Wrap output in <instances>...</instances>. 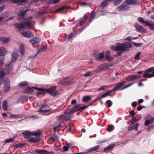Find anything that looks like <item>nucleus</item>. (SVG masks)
<instances>
[{"label":"nucleus","instance_id":"1","mask_svg":"<svg viewBox=\"0 0 154 154\" xmlns=\"http://www.w3.org/2000/svg\"><path fill=\"white\" fill-rule=\"evenodd\" d=\"M137 3V0H125L119 7V9L120 10H126L129 8V5L136 4Z\"/></svg>","mask_w":154,"mask_h":154},{"label":"nucleus","instance_id":"2","mask_svg":"<svg viewBox=\"0 0 154 154\" xmlns=\"http://www.w3.org/2000/svg\"><path fill=\"white\" fill-rule=\"evenodd\" d=\"M132 47V45L131 43L128 42H125V43L122 44L117 43L114 45H112L111 46V48H130Z\"/></svg>","mask_w":154,"mask_h":154},{"label":"nucleus","instance_id":"3","mask_svg":"<svg viewBox=\"0 0 154 154\" xmlns=\"http://www.w3.org/2000/svg\"><path fill=\"white\" fill-rule=\"evenodd\" d=\"M146 72L143 74L142 77L146 78H151L154 77V67H151L146 69Z\"/></svg>","mask_w":154,"mask_h":154},{"label":"nucleus","instance_id":"4","mask_svg":"<svg viewBox=\"0 0 154 154\" xmlns=\"http://www.w3.org/2000/svg\"><path fill=\"white\" fill-rule=\"evenodd\" d=\"M56 87L53 86L50 88L48 89H44V94L48 93L50 95L53 96H55L57 93V92L56 91Z\"/></svg>","mask_w":154,"mask_h":154},{"label":"nucleus","instance_id":"5","mask_svg":"<svg viewBox=\"0 0 154 154\" xmlns=\"http://www.w3.org/2000/svg\"><path fill=\"white\" fill-rule=\"evenodd\" d=\"M126 83L125 81L119 82L116 84V85L112 90H110L107 92L109 95L112 93V92L116 91L120 88L123 86Z\"/></svg>","mask_w":154,"mask_h":154},{"label":"nucleus","instance_id":"6","mask_svg":"<svg viewBox=\"0 0 154 154\" xmlns=\"http://www.w3.org/2000/svg\"><path fill=\"white\" fill-rule=\"evenodd\" d=\"M14 26L19 29H23L27 28H30L31 24L29 22H27L25 24L23 23L20 24H14Z\"/></svg>","mask_w":154,"mask_h":154},{"label":"nucleus","instance_id":"7","mask_svg":"<svg viewBox=\"0 0 154 154\" xmlns=\"http://www.w3.org/2000/svg\"><path fill=\"white\" fill-rule=\"evenodd\" d=\"M10 82L9 79L6 78L4 81V91L6 92L9 91L10 88Z\"/></svg>","mask_w":154,"mask_h":154},{"label":"nucleus","instance_id":"8","mask_svg":"<svg viewBox=\"0 0 154 154\" xmlns=\"http://www.w3.org/2000/svg\"><path fill=\"white\" fill-rule=\"evenodd\" d=\"M46 49H37L36 52L34 54L33 56H29L28 57V59L29 60H32L36 56V55L40 52H43L45 51Z\"/></svg>","mask_w":154,"mask_h":154},{"label":"nucleus","instance_id":"9","mask_svg":"<svg viewBox=\"0 0 154 154\" xmlns=\"http://www.w3.org/2000/svg\"><path fill=\"white\" fill-rule=\"evenodd\" d=\"M141 78V76L138 75H130L127 77L126 80L128 81H134Z\"/></svg>","mask_w":154,"mask_h":154},{"label":"nucleus","instance_id":"10","mask_svg":"<svg viewBox=\"0 0 154 154\" xmlns=\"http://www.w3.org/2000/svg\"><path fill=\"white\" fill-rule=\"evenodd\" d=\"M114 51L117 52V54L115 55V56L117 57L118 56H121L122 52L126 51H129V49H113Z\"/></svg>","mask_w":154,"mask_h":154},{"label":"nucleus","instance_id":"11","mask_svg":"<svg viewBox=\"0 0 154 154\" xmlns=\"http://www.w3.org/2000/svg\"><path fill=\"white\" fill-rule=\"evenodd\" d=\"M48 108V106L46 104H42L41 105L40 109L39 111V112H42L44 113H46L48 112L49 111L51 110V109H49L46 110H42L41 109L43 108L47 109Z\"/></svg>","mask_w":154,"mask_h":154},{"label":"nucleus","instance_id":"12","mask_svg":"<svg viewBox=\"0 0 154 154\" xmlns=\"http://www.w3.org/2000/svg\"><path fill=\"white\" fill-rule=\"evenodd\" d=\"M80 106V104H78L76 106H73L74 109L75 110V112H76L78 111H79L81 110H83L87 108L89 106V105L88 106H81L79 107Z\"/></svg>","mask_w":154,"mask_h":154},{"label":"nucleus","instance_id":"13","mask_svg":"<svg viewBox=\"0 0 154 154\" xmlns=\"http://www.w3.org/2000/svg\"><path fill=\"white\" fill-rule=\"evenodd\" d=\"M135 27L138 31L141 32L145 33L146 32V30L142 27L141 25L136 24L135 25Z\"/></svg>","mask_w":154,"mask_h":154},{"label":"nucleus","instance_id":"14","mask_svg":"<svg viewBox=\"0 0 154 154\" xmlns=\"http://www.w3.org/2000/svg\"><path fill=\"white\" fill-rule=\"evenodd\" d=\"M12 2L14 3H17L20 5H23L25 4L28 2V0H11Z\"/></svg>","mask_w":154,"mask_h":154},{"label":"nucleus","instance_id":"15","mask_svg":"<svg viewBox=\"0 0 154 154\" xmlns=\"http://www.w3.org/2000/svg\"><path fill=\"white\" fill-rule=\"evenodd\" d=\"M32 88L33 89H35V90H37L39 91V92L37 93V95H39L44 94L45 89L36 87H33Z\"/></svg>","mask_w":154,"mask_h":154},{"label":"nucleus","instance_id":"16","mask_svg":"<svg viewBox=\"0 0 154 154\" xmlns=\"http://www.w3.org/2000/svg\"><path fill=\"white\" fill-rule=\"evenodd\" d=\"M138 123H136L135 124H134L133 125H130L128 128V131H131L135 129L137 131V128L138 127Z\"/></svg>","mask_w":154,"mask_h":154},{"label":"nucleus","instance_id":"17","mask_svg":"<svg viewBox=\"0 0 154 154\" xmlns=\"http://www.w3.org/2000/svg\"><path fill=\"white\" fill-rule=\"evenodd\" d=\"M22 134L24 136V138L27 139L30 136H32V132H31L29 131H26L23 132Z\"/></svg>","mask_w":154,"mask_h":154},{"label":"nucleus","instance_id":"18","mask_svg":"<svg viewBox=\"0 0 154 154\" xmlns=\"http://www.w3.org/2000/svg\"><path fill=\"white\" fill-rule=\"evenodd\" d=\"M110 51L109 50L106 51L105 55L106 59L109 61H111L113 60V58L109 56Z\"/></svg>","mask_w":154,"mask_h":154},{"label":"nucleus","instance_id":"19","mask_svg":"<svg viewBox=\"0 0 154 154\" xmlns=\"http://www.w3.org/2000/svg\"><path fill=\"white\" fill-rule=\"evenodd\" d=\"M40 41V38L38 37H35L30 40L31 43L32 44H35L39 42Z\"/></svg>","mask_w":154,"mask_h":154},{"label":"nucleus","instance_id":"20","mask_svg":"<svg viewBox=\"0 0 154 154\" xmlns=\"http://www.w3.org/2000/svg\"><path fill=\"white\" fill-rule=\"evenodd\" d=\"M104 56V53L103 52L100 53L98 55L96 56V57L99 60H105L104 59H103Z\"/></svg>","mask_w":154,"mask_h":154},{"label":"nucleus","instance_id":"21","mask_svg":"<svg viewBox=\"0 0 154 154\" xmlns=\"http://www.w3.org/2000/svg\"><path fill=\"white\" fill-rule=\"evenodd\" d=\"M58 136L56 134H54L51 137L49 138V140L50 141L54 142L58 140Z\"/></svg>","mask_w":154,"mask_h":154},{"label":"nucleus","instance_id":"22","mask_svg":"<svg viewBox=\"0 0 154 154\" xmlns=\"http://www.w3.org/2000/svg\"><path fill=\"white\" fill-rule=\"evenodd\" d=\"M75 110L74 109L73 107L71 109H69L67 110L64 111V113L65 114H70L75 112Z\"/></svg>","mask_w":154,"mask_h":154},{"label":"nucleus","instance_id":"23","mask_svg":"<svg viewBox=\"0 0 154 154\" xmlns=\"http://www.w3.org/2000/svg\"><path fill=\"white\" fill-rule=\"evenodd\" d=\"M18 55L17 54L13 53L12 55L11 61L12 63L15 62L18 59Z\"/></svg>","mask_w":154,"mask_h":154},{"label":"nucleus","instance_id":"24","mask_svg":"<svg viewBox=\"0 0 154 154\" xmlns=\"http://www.w3.org/2000/svg\"><path fill=\"white\" fill-rule=\"evenodd\" d=\"M21 34L23 36L28 38H30L31 36V33L29 32H23Z\"/></svg>","mask_w":154,"mask_h":154},{"label":"nucleus","instance_id":"25","mask_svg":"<svg viewBox=\"0 0 154 154\" xmlns=\"http://www.w3.org/2000/svg\"><path fill=\"white\" fill-rule=\"evenodd\" d=\"M154 120V118L153 117H151L149 120H147L144 123V125L146 126L149 125V124H151Z\"/></svg>","mask_w":154,"mask_h":154},{"label":"nucleus","instance_id":"26","mask_svg":"<svg viewBox=\"0 0 154 154\" xmlns=\"http://www.w3.org/2000/svg\"><path fill=\"white\" fill-rule=\"evenodd\" d=\"M35 152L40 154H48L49 152L45 150H39L38 149L35 150Z\"/></svg>","mask_w":154,"mask_h":154},{"label":"nucleus","instance_id":"27","mask_svg":"<svg viewBox=\"0 0 154 154\" xmlns=\"http://www.w3.org/2000/svg\"><path fill=\"white\" fill-rule=\"evenodd\" d=\"M38 140V137H36L35 138L32 137L28 140V141L30 143H35L37 142Z\"/></svg>","mask_w":154,"mask_h":154},{"label":"nucleus","instance_id":"28","mask_svg":"<svg viewBox=\"0 0 154 154\" xmlns=\"http://www.w3.org/2000/svg\"><path fill=\"white\" fill-rule=\"evenodd\" d=\"M99 148V145H97L94 147H91L88 149L87 151L88 152H91L97 150Z\"/></svg>","mask_w":154,"mask_h":154},{"label":"nucleus","instance_id":"29","mask_svg":"<svg viewBox=\"0 0 154 154\" xmlns=\"http://www.w3.org/2000/svg\"><path fill=\"white\" fill-rule=\"evenodd\" d=\"M146 26L149 27V28L152 30H154V23L146 22Z\"/></svg>","mask_w":154,"mask_h":154},{"label":"nucleus","instance_id":"30","mask_svg":"<svg viewBox=\"0 0 154 154\" xmlns=\"http://www.w3.org/2000/svg\"><path fill=\"white\" fill-rule=\"evenodd\" d=\"M114 145V144H111L109 146L107 147L104 149L103 150V151L104 152L109 151L113 148Z\"/></svg>","mask_w":154,"mask_h":154},{"label":"nucleus","instance_id":"31","mask_svg":"<svg viewBox=\"0 0 154 154\" xmlns=\"http://www.w3.org/2000/svg\"><path fill=\"white\" fill-rule=\"evenodd\" d=\"M25 13L26 11H20L18 14V18L20 19L23 18Z\"/></svg>","mask_w":154,"mask_h":154},{"label":"nucleus","instance_id":"32","mask_svg":"<svg viewBox=\"0 0 154 154\" xmlns=\"http://www.w3.org/2000/svg\"><path fill=\"white\" fill-rule=\"evenodd\" d=\"M13 65L11 63H7V72H9L10 71L13 67Z\"/></svg>","mask_w":154,"mask_h":154},{"label":"nucleus","instance_id":"33","mask_svg":"<svg viewBox=\"0 0 154 154\" xmlns=\"http://www.w3.org/2000/svg\"><path fill=\"white\" fill-rule=\"evenodd\" d=\"M75 35V34L72 33L69 34L68 37L65 38V41L66 42L68 41L71 38L73 37Z\"/></svg>","mask_w":154,"mask_h":154},{"label":"nucleus","instance_id":"34","mask_svg":"<svg viewBox=\"0 0 154 154\" xmlns=\"http://www.w3.org/2000/svg\"><path fill=\"white\" fill-rule=\"evenodd\" d=\"M91 97L89 96H84L82 98V101L83 102H86L89 101L91 100Z\"/></svg>","mask_w":154,"mask_h":154},{"label":"nucleus","instance_id":"35","mask_svg":"<svg viewBox=\"0 0 154 154\" xmlns=\"http://www.w3.org/2000/svg\"><path fill=\"white\" fill-rule=\"evenodd\" d=\"M73 115L72 114H69L67 116H64V117L63 119V121H67L70 120L72 117Z\"/></svg>","mask_w":154,"mask_h":154},{"label":"nucleus","instance_id":"36","mask_svg":"<svg viewBox=\"0 0 154 154\" xmlns=\"http://www.w3.org/2000/svg\"><path fill=\"white\" fill-rule=\"evenodd\" d=\"M3 107L4 110H7L8 108V103L7 101L5 100L4 101L3 104Z\"/></svg>","mask_w":154,"mask_h":154},{"label":"nucleus","instance_id":"37","mask_svg":"<svg viewBox=\"0 0 154 154\" xmlns=\"http://www.w3.org/2000/svg\"><path fill=\"white\" fill-rule=\"evenodd\" d=\"M33 91V90L32 88L28 87L24 90V92L26 93H30L32 92Z\"/></svg>","mask_w":154,"mask_h":154},{"label":"nucleus","instance_id":"38","mask_svg":"<svg viewBox=\"0 0 154 154\" xmlns=\"http://www.w3.org/2000/svg\"><path fill=\"white\" fill-rule=\"evenodd\" d=\"M0 41L4 43H6L9 41L8 38H6L4 37H0Z\"/></svg>","mask_w":154,"mask_h":154},{"label":"nucleus","instance_id":"39","mask_svg":"<svg viewBox=\"0 0 154 154\" xmlns=\"http://www.w3.org/2000/svg\"><path fill=\"white\" fill-rule=\"evenodd\" d=\"M7 52L5 49H0V56L5 55Z\"/></svg>","mask_w":154,"mask_h":154},{"label":"nucleus","instance_id":"40","mask_svg":"<svg viewBox=\"0 0 154 154\" xmlns=\"http://www.w3.org/2000/svg\"><path fill=\"white\" fill-rule=\"evenodd\" d=\"M29 84L26 82H20L18 85L21 86L26 87L28 86Z\"/></svg>","mask_w":154,"mask_h":154},{"label":"nucleus","instance_id":"41","mask_svg":"<svg viewBox=\"0 0 154 154\" xmlns=\"http://www.w3.org/2000/svg\"><path fill=\"white\" fill-rule=\"evenodd\" d=\"M5 58L4 57H0V68H2L4 63Z\"/></svg>","mask_w":154,"mask_h":154},{"label":"nucleus","instance_id":"42","mask_svg":"<svg viewBox=\"0 0 154 154\" xmlns=\"http://www.w3.org/2000/svg\"><path fill=\"white\" fill-rule=\"evenodd\" d=\"M132 119L135 122H138L140 120V118L139 116L137 115L135 117H133Z\"/></svg>","mask_w":154,"mask_h":154},{"label":"nucleus","instance_id":"43","mask_svg":"<svg viewBox=\"0 0 154 154\" xmlns=\"http://www.w3.org/2000/svg\"><path fill=\"white\" fill-rule=\"evenodd\" d=\"M114 129V127L113 125H109L108 128L106 129L107 131H111Z\"/></svg>","mask_w":154,"mask_h":154},{"label":"nucleus","instance_id":"44","mask_svg":"<svg viewBox=\"0 0 154 154\" xmlns=\"http://www.w3.org/2000/svg\"><path fill=\"white\" fill-rule=\"evenodd\" d=\"M5 75V73L4 71H0V79L1 80L3 81V79Z\"/></svg>","mask_w":154,"mask_h":154},{"label":"nucleus","instance_id":"45","mask_svg":"<svg viewBox=\"0 0 154 154\" xmlns=\"http://www.w3.org/2000/svg\"><path fill=\"white\" fill-rule=\"evenodd\" d=\"M86 19L85 18H84L83 19H81L80 21L77 22V25H81V23L85 22L86 21Z\"/></svg>","mask_w":154,"mask_h":154},{"label":"nucleus","instance_id":"46","mask_svg":"<svg viewBox=\"0 0 154 154\" xmlns=\"http://www.w3.org/2000/svg\"><path fill=\"white\" fill-rule=\"evenodd\" d=\"M41 134V133L38 132H32V135L36 136V137H38V139H39L40 135Z\"/></svg>","mask_w":154,"mask_h":154},{"label":"nucleus","instance_id":"47","mask_svg":"<svg viewBox=\"0 0 154 154\" xmlns=\"http://www.w3.org/2000/svg\"><path fill=\"white\" fill-rule=\"evenodd\" d=\"M108 96H109V95L107 93V92H106L105 93H104V94H102V95L100 97H99L98 98V99H100L101 98L105 97Z\"/></svg>","mask_w":154,"mask_h":154},{"label":"nucleus","instance_id":"48","mask_svg":"<svg viewBox=\"0 0 154 154\" xmlns=\"http://www.w3.org/2000/svg\"><path fill=\"white\" fill-rule=\"evenodd\" d=\"M95 16L94 13L92 11L91 13V16L89 19L90 22L93 19Z\"/></svg>","mask_w":154,"mask_h":154},{"label":"nucleus","instance_id":"49","mask_svg":"<svg viewBox=\"0 0 154 154\" xmlns=\"http://www.w3.org/2000/svg\"><path fill=\"white\" fill-rule=\"evenodd\" d=\"M106 103L107 104V106L110 107L111 106L112 103L110 100H107L106 101Z\"/></svg>","mask_w":154,"mask_h":154},{"label":"nucleus","instance_id":"50","mask_svg":"<svg viewBox=\"0 0 154 154\" xmlns=\"http://www.w3.org/2000/svg\"><path fill=\"white\" fill-rule=\"evenodd\" d=\"M62 81L63 84H66L68 85L70 82L67 79H65Z\"/></svg>","mask_w":154,"mask_h":154},{"label":"nucleus","instance_id":"51","mask_svg":"<svg viewBox=\"0 0 154 154\" xmlns=\"http://www.w3.org/2000/svg\"><path fill=\"white\" fill-rule=\"evenodd\" d=\"M64 117V115H62L59 116H57V120L58 121H60L61 120L63 121V119Z\"/></svg>","mask_w":154,"mask_h":154},{"label":"nucleus","instance_id":"52","mask_svg":"<svg viewBox=\"0 0 154 154\" xmlns=\"http://www.w3.org/2000/svg\"><path fill=\"white\" fill-rule=\"evenodd\" d=\"M73 124L72 123H70L68 124V126L66 127L67 128V131H68L69 132L71 130L72 128V126L73 125Z\"/></svg>","mask_w":154,"mask_h":154},{"label":"nucleus","instance_id":"53","mask_svg":"<svg viewBox=\"0 0 154 154\" xmlns=\"http://www.w3.org/2000/svg\"><path fill=\"white\" fill-rule=\"evenodd\" d=\"M138 20L139 22L142 23H145L146 24L145 25H146V22L145 21L144 19L143 18L141 17L138 18Z\"/></svg>","mask_w":154,"mask_h":154},{"label":"nucleus","instance_id":"54","mask_svg":"<svg viewBox=\"0 0 154 154\" xmlns=\"http://www.w3.org/2000/svg\"><path fill=\"white\" fill-rule=\"evenodd\" d=\"M141 53L140 52H138L136 55V56L134 57V59L136 60H140V58H139V57L140 56V55Z\"/></svg>","mask_w":154,"mask_h":154},{"label":"nucleus","instance_id":"55","mask_svg":"<svg viewBox=\"0 0 154 154\" xmlns=\"http://www.w3.org/2000/svg\"><path fill=\"white\" fill-rule=\"evenodd\" d=\"M133 85L132 83H130L128 85H126L125 86L123 87L122 88L120 89V91H122L123 90H124L125 88H127L128 87H129L131 86V85Z\"/></svg>","mask_w":154,"mask_h":154},{"label":"nucleus","instance_id":"56","mask_svg":"<svg viewBox=\"0 0 154 154\" xmlns=\"http://www.w3.org/2000/svg\"><path fill=\"white\" fill-rule=\"evenodd\" d=\"M133 85L132 83H130L128 85H126L125 86L123 87L122 88L120 89V91H122L123 90H124L125 88H127L128 87H129L131 86V85Z\"/></svg>","mask_w":154,"mask_h":154},{"label":"nucleus","instance_id":"57","mask_svg":"<svg viewBox=\"0 0 154 154\" xmlns=\"http://www.w3.org/2000/svg\"><path fill=\"white\" fill-rule=\"evenodd\" d=\"M14 140V138H10L9 139L6 140H5V142L8 143L9 142H11L13 141Z\"/></svg>","mask_w":154,"mask_h":154},{"label":"nucleus","instance_id":"58","mask_svg":"<svg viewBox=\"0 0 154 154\" xmlns=\"http://www.w3.org/2000/svg\"><path fill=\"white\" fill-rule=\"evenodd\" d=\"M107 4V1H103L101 4V6L103 7L106 5Z\"/></svg>","mask_w":154,"mask_h":154},{"label":"nucleus","instance_id":"59","mask_svg":"<svg viewBox=\"0 0 154 154\" xmlns=\"http://www.w3.org/2000/svg\"><path fill=\"white\" fill-rule=\"evenodd\" d=\"M123 0H115L114 4L115 5H117L120 3Z\"/></svg>","mask_w":154,"mask_h":154},{"label":"nucleus","instance_id":"60","mask_svg":"<svg viewBox=\"0 0 154 154\" xmlns=\"http://www.w3.org/2000/svg\"><path fill=\"white\" fill-rule=\"evenodd\" d=\"M10 117L11 118H19V116L18 115L11 114L10 115Z\"/></svg>","mask_w":154,"mask_h":154},{"label":"nucleus","instance_id":"61","mask_svg":"<svg viewBox=\"0 0 154 154\" xmlns=\"http://www.w3.org/2000/svg\"><path fill=\"white\" fill-rule=\"evenodd\" d=\"M107 88V86L106 85H104L102 86L100 88L98 89V90L99 91H100L101 90H104V89L106 88Z\"/></svg>","mask_w":154,"mask_h":154},{"label":"nucleus","instance_id":"62","mask_svg":"<svg viewBox=\"0 0 154 154\" xmlns=\"http://www.w3.org/2000/svg\"><path fill=\"white\" fill-rule=\"evenodd\" d=\"M23 100L21 98V97L18 98L16 101V103H18L20 102L23 103Z\"/></svg>","mask_w":154,"mask_h":154},{"label":"nucleus","instance_id":"63","mask_svg":"<svg viewBox=\"0 0 154 154\" xmlns=\"http://www.w3.org/2000/svg\"><path fill=\"white\" fill-rule=\"evenodd\" d=\"M91 71H89L87 72L85 74H84V76L85 77H87L91 75Z\"/></svg>","mask_w":154,"mask_h":154},{"label":"nucleus","instance_id":"64","mask_svg":"<svg viewBox=\"0 0 154 154\" xmlns=\"http://www.w3.org/2000/svg\"><path fill=\"white\" fill-rule=\"evenodd\" d=\"M23 145L21 143L16 144V147L18 148H20L23 147Z\"/></svg>","mask_w":154,"mask_h":154}]
</instances>
